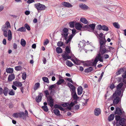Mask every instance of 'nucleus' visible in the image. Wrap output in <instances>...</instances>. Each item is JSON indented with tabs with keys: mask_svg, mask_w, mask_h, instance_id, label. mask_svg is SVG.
Listing matches in <instances>:
<instances>
[{
	"mask_svg": "<svg viewBox=\"0 0 126 126\" xmlns=\"http://www.w3.org/2000/svg\"><path fill=\"white\" fill-rule=\"evenodd\" d=\"M82 29H83V30H87L89 31H90V29H89V25H86L85 26H83L82 27Z\"/></svg>",
	"mask_w": 126,
	"mask_h": 126,
	"instance_id": "36",
	"label": "nucleus"
},
{
	"mask_svg": "<svg viewBox=\"0 0 126 126\" xmlns=\"http://www.w3.org/2000/svg\"><path fill=\"white\" fill-rule=\"evenodd\" d=\"M62 4L64 7L67 8L72 7L73 5L67 2H63L62 3Z\"/></svg>",
	"mask_w": 126,
	"mask_h": 126,
	"instance_id": "9",
	"label": "nucleus"
},
{
	"mask_svg": "<svg viewBox=\"0 0 126 126\" xmlns=\"http://www.w3.org/2000/svg\"><path fill=\"white\" fill-rule=\"evenodd\" d=\"M65 50L66 52V53H67V54H69L70 53V49L68 46H67L66 47L65 49Z\"/></svg>",
	"mask_w": 126,
	"mask_h": 126,
	"instance_id": "53",
	"label": "nucleus"
},
{
	"mask_svg": "<svg viewBox=\"0 0 126 126\" xmlns=\"http://www.w3.org/2000/svg\"><path fill=\"white\" fill-rule=\"evenodd\" d=\"M114 117V114H111L108 117V120L109 121L112 120Z\"/></svg>",
	"mask_w": 126,
	"mask_h": 126,
	"instance_id": "27",
	"label": "nucleus"
},
{
	"mask_svg": "<svg viewBox=\"0 0 126 126\" xmlns=\"http://www.w3.org/2000/svg\"><path fill=\"white\" fill-rule=\"evenodd\" d=\"M56 51L58 53H61L62 52V49L60 47H57L56 48Z\"/></svg>",
	"mask_w": 126,
	"mask_h": 126,
	"instance_id": "32",
	"label": "nucleus"
},
{
	"mask_svg": "<svg viewBox=\"0 0 126 126\" xmlns=\"http://www.w3.org/2000/svg\"><path fill=\"white\" fill-rule=\"evenodd\" d=\"M125 119L124 118H121L119 121L121 125H123L125 124Z\"/></svg>",
	"mask_w": 126,
	"mask_h": 126,
	"instance_id": "31",
	"label": "nucleus"
},
{
	"mask_svg": "<svg viewBox=\"0 0 126 126\" xmlns=\"http://www.w3.org/2000/svg\"><path fill=\"white\" fill-rule=\"evenodd\" d=\"M101 113V110L99 108H96L94 110V114L95 115L98 116Z\"/></svg>",
	"mask_w": 126,
	"mask_h": 126,
	"instance_id": "17",
	"label": "nucleus"
},
{
	"mask_svg": "<svg viewBox=\"0 0 126 126\" xmlns=\"http://www.w3.org/2000/svg\"><path fill=\"white\" fill-rule=\"evenodd\" d=\"M62 57L63 58V60H66L68 59H71V57L70 56H69L68 54H67L66 52H65V53L62 54Z\"/></svg>",
	"mask_w": 126,
	"mask_h": 126,
	"instance_id": "5",
	"label": "nucleus"
},
{
	"mask_svg": "<svg viewBox=\"0 0 126 126\" xmlns=\"http://www.w3.org/2000/svg\"><path fill=\"white\" fill-rule=\"evenodd\" d=\"M15 75L13 74H12L9 76L8 80L9 82L15 79Z\"/></svg>",
	"mask_w": 126,
	"mask_h": 126,
	"instance_id": "14",
	"label": "nucleus"
},
{
	"mask_svg": "<svg viewBox=\"0 0 126 126\" xmlns=\"http://www.w3.org/2000/svg\"><path fill=\"white\" fill-rule=\"evenodd\" d=\"M123 84L122 83H120L116 86V88L117 89H124L123 88H121L123 86Z\"/></svg>",
	"mask_w": 126,
	"mask_h": 126,
	"instance_id": "29",
	"label": "nucleus"
},
{
	"mask_svg": "<svg viewBox=\"0 0 126 126\" xmlns=\"http://www.w3.org/2000/svg\"><path fill=\"white\" fill-rule=\"evenodd\" d=\"M43 96V94L41 93H39L38 96L36 97L35 100L37 103H39L42 100V96Z\"/></svg>",
	"mask_w": 126,
	"mask_h": 126,
	"instance_id": "6",
	"label": "nucleus"
},
{
	"mask_svg": "<svg viewBox=\"0 0 126 126\" xmlns=\"http://www.w3.org/2000/svg\"><path fill=\"white\" fill-rule=\"evenodd\" d=\"M9 94L11 95H13L15 94V92L13 89L10 90L8 93Z\"/></svg>",
	"mask_w": 126,
	"mask_h": 126,
	"instance_id": "45",
	"label": "nucleus"
},
{
	"mask_svg": "<svg viewBox=\"0 0 126 126\" xmlns=\"http://www.w3.org/2000/svg\"><path fill=\"white\" fill-rule=\"evenodd\" d=\"M42 109L44 110L46 112H47L48 110V109L47 106H42Z\"/></svg>",
	"mask_w": 126,
	"mask_h": 126,
	"instance_id": "47",
	"label": "nucleus"
},
{
	"mask_svg": "<svg viewBox=\"0 0 126 126\" xmlns=\"http://www.w3.org/2000/svg\"><path fill=\"white\" fill-rule=\"evenodd\" d=\"M80 20V21L83 23L87 24L88 23V21L85 18H81Z\"/></svg>",
	"mask_w": 126,
	"mask_h": 126,
	"instance_id": "24",
	"label": "nucleus"
},
{
	"mask_svg": "<svg viewBox=\"0 0 126 126\" xmlns=\"http://www.w3.org/2000/svg\"><path fill=\"white\" fill-rule=\"evenodd\" d=\"M60 105L57 104H55L54 106V107L55 109H59V108Z\"/></svg>",
	"mask_w": 126,
	"mask_h": 126,
	"instance_id": "62",
	"label": "nucleus"
},
{
	"mask_svg": "<svg viewBox=\"0 0 126 126\" xmlns=\"http://www.w3.org/2000/svg\"><path fill=\"white\" fill-rule=\"evenodd\" d=\"M45 96L46 97L47 96L49 95V93L48 90H46L44 91Z\"/></svg>",
	"mask_w": 126,
	"mask_h": 126,
	"instance_id": "56",
	"label": "nucleus"
},
{
	"mask_svg": "<svg viewBox=\"0 0 126 126\" xmlns=\"http://www.w3.org/2000/svg\"><path fill=\"white\" fill-rule=\"evenodd\" d=\"M69 24L70 25V27L71 28H73L74 27V22L73 21H71L69 22Z\"/></svg>",
	"mask_w": 126,
	"mask_h": 126,
	"instance_id": "49",
	"label": "nucleus"
},
{
	"mask_svg": "<svg viewBox=\"0 0 126 126\" xmlns=\"http://www.w3.org/2000/svg\"><path fill=\"white\" fill-rule=\"evenodd\" d=\"M13 68H9L6 69V72L9 73H11L13 72Z\"/></svg>",
	"mask_w": 126,
	"mask_h": 126,
	"instance_id": "30",
	"label": "nucleus"
},
{
	"mask_svg": "<svg viewBox=\"0 0 126 126\" xmlns=\"http://www.w3.org/2000/svg\"><path fill=\"white\" fill-rule=\"evenodd\" d=\"M79 7L81 9L84 10H87L88 8V7L85 4L81 3L79 5Z\"/></svg>",
	"mask_w": 126,
	"mask_h": 126,
	"instance_id": "16",
	"label": "nucleus"
},
{
	"mask_svg": "<svg viewBox=\"0 0 126 126\" xmlns=\"http://www.w3.org/2000/svg\"><path fill=\"white\" fill-rule=\"evenodd\" d=\"M103 34L102 32L100 33V34H99V40L100 39H103L104 37H103Z\"/></svg>",
	"mask_w": 126,
	"mask_h": 126,
	"instance_id": "58",
	"label": "nucleus"
},
{
	"mask_svg": "<svg viewBox=\"0 0 126 126\" xmlns=\"http://www.w3.org/2000/svg\"><path fill=\"white\" fill-rule=\"evenodd\" d=\"M63 43L61 41H59L57 43V45L58 47H61L63 46Z\"/></svg>",
	"mask_w": 126,
	"mask_h": 126,
	"instance_id": "50",
	"label": "nucleus"
},
{
	"mask_svg": "<svg viewBox=\"0 0 126 126\" xmlns=\"http://www.w3.org/2000/svg\"><path fill=\"white\" fill-rule=\"evenodd\" d=\"M72 38L69 36L68 39L66 40L65 43L66 44H67L69 42H70H70L71 41L72 39Z\"/></svg>",
	"mask_w": 126,
	"mask_h": 126,
	"instance_id": "48",
	"label": "nucleus"
},
{
	"mask_svg": "<svg viewBox=\"0 0 126 126\" xmlns=\"http://www.w3.org/2000/svg\"><path fill=\"white\" fill-rule=\"evenodd\" d=\"M125 74L124 75H123L122 76V77L124 79L126 78V71H125L124 73V74Z\"/></svg>",
	"mask_w": 126,
	"mask_h": 126,
	"instance_id": "64",
	"label": "nucleus"
},
{
	"mask_svg": "<svg viewBox=\"0 0 126 126\" xmlns=\"http://www.w3.org/2000/svg\"><path fill=\"white\" fill-rule=\"evenodd\" d=\"M47 99L48 105H49L51 108H52L54 106L53 99L52 98V97L50 96H49Z\"/></svg>",
	"mask_w": 126,
	"mask_h": 126,
	"instance_id": "3",
	"label": "nucleus"
},
{
	"mask_svg": "<svg viewBox=\"0 0 126 126\" xmlns=\"http://www.w3.org/2000/svg\"><path fill=\"white\" fill-rule=\"evenodd\" d=\"M124 71L123 68H121L116 72V74L117 75H120L121 73H123L124 72Z\"/></svg>",
	"mask_w": 126,
	"mask_h": 126,
	"instance_id": "37",
	"label": "nucleus"
},
{
	"mask_svg": "<svg viewBox=\"0 0 126 126\" xmlns=\"http://www.w3.org/2000/svg\"><path fill=\"white\" fill-rule=\"evenodd\" d=\"M21 44L23 47H25L26 44V42L23 39H22L21 41Z\"/></svg>",
	"mask_w": 126,
	"mask_h": 126,
	"instance_id": "39",
	"label": "nucleus"
},
{
	"mask_svg": "<svg viewBox=\"0 0 126 126\" xmlns=\"http://www.w3.org/2000/svg\"><path fill=\"white\" fill-rule=\"evenodd\" d=\"M42 79L44 82L49 83V82L48 78L45 77H43Z\"/></svg>",
	"mask_w": 126,
	"mask_h": 126,
	"instance_id": "46",
	"label": "nucleus"
},
{
	"mask_svg": "<svg viewBox=\"0 0 126 126\" xmlns=\"http://www.w3.org/2000/svg\"><path fill=\"white\" fill-rule=\"evenodd\" d=\"M113 25L115 28L117 29H119L120 27L119 25L117 22H115L113 24Z\"/></svg>",
	"mask_w": 126,
	"mask_h": 126,
	"instance_id": "42",
	"label": "nucleus"
},
{
	"mask_svg": "<svg viewBox=\"0 0 126 126\" xmlns=\"http://www.w3.org/2000/svg\"><path fill=\"white\" fill-rule=\"evenodd\" d=\"M76 59L75 63H74L75 64L77 65H79L80 64L81 62L83 63L84 62L83 61H80L78 59H77L76 58Z\"/></svg>",
	"mask_w": 126,
	"mask_h": 126,
	"instance_id": "35",
	"label": "nucleus"
},
{
	"mask_svg": "<svg viewBox=\"0 0 126 126\" xmlns=\"http://www.w3.org/2000/svg\"><path fill=\"white\" fill-rule=\"evenodd\" d=\"M76 29L78 30H80L82 28V26L79 23H76L75 24Z\"/></svg>",
	"mask_w": 126,
	"mask_h": 126,
	"instance_id": "20",
	"label": "nucleus"
},
{
	"mask_svg": "<svg viewBox=\"0 0 126 126\" xmlns=\"http://www.w3.org/2000/svg\"><path fill=\"white\" fill-rule=\"evenodd\" d=\"M17 31L20 32H25L26 31V29L25 27H22L18 29L17 30Z\"/></svg>",
	"mask_w": 126,
	"mask_h": 126,
	"instance_id": "28",
	"label": "nucleus"
},
{
	"mask_svg": "<svg viewBox=\"0 0 126 126\" xmlns=\"http://www.w3.org/2000/svg\"><path fill=\"white\" fill-rule=\"evenodd\" d=\"M115 118L116 121H119L121 118L120 116L119 115H115Z\"/></svg>",
	"mask_w": 126,
	"mask_h": 126,
	"instance_id": "57",
	"label": "nucleus"
},
{
	"mask_svg": "<svg viewBox=\"0 0 126 126\" xmlns=\"http://www.w3.org/2000/svg\"><path fill=\"white\" fill-rule=\"evenodd\" d=\"M113 98H114L113 100V103L115 105L118 104L120 98L119 96H115V97Z\"/></svg>",
	"mask_w": 126,
	"mask_h": 126,
	"instance_id": "13",
	"label": "nucleus"
},
{
	"mask_svg": "<svg viewBox=\"0 0 126 126\" xmlns=\"http://www.w3.org/2000/svg\"><path fill=\"white\" fill-rule=\"evenodd\" d=\"M53 112L54 114L57 116H59L61 115L60 111L57 109H55L53 110Z\"/></svg>",
	"mask_w": 126,
	"mask_h": 126,
	"instance_id": "22",
	"label": "nucleus"
},
{
	"mask_svg": "<svg viewBox=\"0 0 126 126\" xmlns=\"http://www.w3.org/2000/svg\"><path fill=\"white\" fill-rule=\"evenodd\" d=\"M102 30L106 31H108L109 30L108 28L105 25H103L102 26Z\"/></svg>",
	"mask_w": 126,
	"mask_h": 126,
	"instance_id": "38",
	"label": "nucleus"
},
{
	"mask_svg": "<svg viewBox=\"0 0 126 126\" xmlns=\"http://www.w3.org/2000/svg\"><path fill=\"white\" fill-rule=\"evenodd\" d=\"M19 112H17L14 113L12 115L13 117L15 118H17L19 117Z\"/></svg>",
	"mask_w": 126,
	"mask_h": 126,
	"instance_id": "44",
	"label": "nucleus"
},
{
	"mask_svg": "<svg viewBox=\"0 0 126 126\" xmlns=\"http://www.w3.org/2000/svg\"><path fill=\"white\" fill-rule=\"evenodd\" d=\"M98 61V60L96 57H95V58L94 61L93 63H91L92 64L90 63V64L89 65L88 64H87L86 63H85V65L87 66H94L95 67H96V64Z\"/></svg>",
	"mask_w": 126,
	"mask_h": 126,
	"instance_id": "7",
	"label": "nucleus"
},
{
	"mask_svg": "<svg viewBox=\"0 0 126 126\" xmlns=\"http://www.w3.org/2000/svg\"><path fill=\"white\" fill-rule=\"evenodd\" d=\"M68 29L67 28H64L63 30V33H68Z\"/></svg>",
	"mask_w": 126,
	"mask_h": 126,
	"instance_id": "55",
	"label": "nucleus"
},
{
	"mask_svg": "<svg viewBox=\"0 0 126 126\" xmlns=\"http://www.w3.org/2000/svg\"><path fill=\"white\" fill-rule=\"evenodd\" d=\"M13 84L15 86L17 87H21L22 86V85L21 82L17 81L13 82Z\"/></svg>",
	"mask_w": 126,
	"mask_h": 126,
	"instance_id": "11",
	"label": "nucleus"
},
{
	"mask_svg": "<svg viewBox=\"0 0 126 126\" xmlns=\"http://www.w3.org/2000/svg\"><path fill=\"white\" fill-rule=\"evenodd\" d=\"M79 108V106L78 105H76L75 106V110H78Z\"/></svg>",
	"mask_w": 126,
	"mask_h": 126,
	"instance_id": "61",
	"label": "nucleus"
},
{
	"mask_svg": "<svg viewBox=\"0 0 126 126\" xmlns=\"http://www.w3.org/2000/svg\"><path fill=\"white\" fill-rule=\"evenodd\" d=\"M93 70V67H90L84 70V71L86 73H89L91 72Z\"/></svg>",
	"mask_w": 126,
	"mask_h": 126,
	"instance_id": "21",
	"label": "nucleus"
},
{
	"mask_svg": "<svg viewBox=\"0 0 126 126\" xmlns=\"http://www.w3.org/2000/svg\"><path fill=\"white\" fill-rule=\"evenodd\" d=\"M107 41L105 39L104 36L103 39L99 40V43L100 45V51L101 52V55H102L105 53H107L108 52L110 51V48L113 49L114 48L110 46H109V50H107L106 48L105 44Z\"/></svg>",
	"mask_w": 126,
	"mask_h": 126,
	"instance_id": "1",
	"label": "nucleus"
},
{
	"mask_svg": "<svg viewBox=\"0 0 126 126\" xmlns=\"http://www.w3.org/2000/svg\"><path fill=\"white\" fill-rule=\"evenodd\" d=\"M83 90V88L81 86H80L78 87L77 91L78 95H80L82 94Z\"/></svg>",
	"mask_w": 126,
	"mask_h": 126,
	"instance_id": "19",
	"label": "nucleus"
},
{
	"mask_svg": "<svg viewBox=\"0 0 126 126\" xmlns=\"http://www.w3.org/2000/svg\"><path fill=\"white\" fill-rule=\"evenodd\" d=\"M35 7L37 9L38 11H42L45 9L46 6L43 5L40 3L35 4L34 5Z\"/></svg>",
	"mask_w": 126,
	"mask_h": 126,
	"instance_id": "2",
	"label": "nucleus"
},
{
	"mask_svg": "<svg viewBox=\"0 0 126 126\" xmlns=\"http://www.w3.org/2000/svg\"><path fill=\"white\" fill-rule=\"evenodd\" d=\"M72 34L70 35H69V36H70L72 38H73V36L75 35L76 33V30L75 29H74L72 30Z\"/></svg>",
	"mask_w": 126,
	"mask_h": 126,
	"instance_id": "33",
	"label": "nucleus"
},
{
	"mask_svg": "<svg viewBox=\"0 0 126 126\" xmlns=\"http://www.w3.org/2000/svg\"><path fill=\"white\" fill-rule=\"evenodd\" d=\"M71 95L74 100H78L79 98L76 94L75 90L74 92L72 91Z\"/></svg>",
	"mask_w": 126,
	"mask_h": 126,
	"instance_id": "8",
	"label": "nucleus"
},
{
	"mask_svg": "<svg viewBox=\"0 0 126 126\" xmlns=\"http://www.w3.org/2000/svg\"><path fill=\"white\" fill-rule=\"evenodd\" d=\"M66 64L69 67H71L74 65V64L70 61L67 60L66 62Z\"/></svg>",
	"mask_w": 126,
	"mask_h": 126,
	"instance_id": "25",
	"label": "nucleus"
},
{
	"mask_svg": "<svg viewBox=\"0 0 126 126\" xmlns=\"http://www.w3.org/2000/svg\"><path fill=\"white\" fill-rule=\"evenodd\" d=\"M19 117L22 118L24 119H26L25 114L24 112H19Z\"/></svg>",
	"mask_w": 126,
	"mask_h": 126,
	"instance_id": "23",
	"label": "nucleus"
},
{
	"mask_svg": "<svg viewBox=\"0 0 126 126\" xmlns=\"http://www.w3.org/2000/svg\"><path fill=\"white\" fill-rule=\"evenodd\" d=\"M1 29L3 32L7 31L8 30V28L6 27V25H4L3 26Z\"/></svg>",
	"mask_w": 126,
	"mask_h": 126,
	"instance_id": "40",
	"label": "nucleus"
},
{
	"mask_svg": "<svg viewBox=\"0 0 126 126\" xmlns=\"http://www.w3.org/2000/svg\"><path fill=\"white\" fill-rule=\"evenodd\" d=\"M97 29L99 30H102V26L101 25H98L97 26Z\"/></svg>",
	"mask_w": 126,
	"mask_h": 126,
	"instance_id": "59",
	"label": "nucleus"
},
{
	"mask_svg": "<svg viewBox=\"0 0 126 126\" xmlns=\"http://www.w3.org/2000/svg\"><path fill=\"white\" fill-rule=\"evenodd\" d=\"M24 26L29 31L30 30V27L28 24H25L24 25Z\"/></svg>",
	"mask_w": 126,
	"mask_h": 126,
	"instance_id": "52",
	"label": "nucleus"
},
{
	"mask_svg": "<svg viewBox=\"0 0 126 126\" xmlns=\"http://www.w3.org/2000/svg\"><path fill=\"white\" fill-rule=\"evenodd\" d=\"M64 82V80L63 79H59L58 81L57 82V84L58 85H60L61 84L63 83Z\"/></svg>",
	"mask_w": 126,
	"mask_h": 126,
	"instance_id": "43",
	"label": "nucleus"
},
{
	"mask_svg": "<svg viewBox=\"0 0 126 126\" xmlns=\"http://www.w3.org/2000/svg\"><path fill=\"white\" fill-rule=\"evenodd\" d=\"M22 67L20 65L18 66L15 67V69L16 71H20Z\"/></svg>",
	"mask_w": 126,
	"mask_h": 126,
	"instance_id": "51",
	"label": "nucleus"
},
{
	"mask_svg": "<svg viewBox=\"0 0 126 126\" xmlns=\"http://www.w3.org/2000/svg\"><path fill=\"white\" fill-rule=\"evenodd\" d=\"M96 57L98 61H99L101 62H103V57L102 56H101L100 53H99L98 54L97 56Z\"/></svg>",
	"mask_w": 126,
	"mask_h": 126,
	"instance_id": "15",
	"label": "nucleus"
},
{
	"mask_svg": "<svg viewBox=\"0 0 126 126\" xmlns=\"http://www.w3.org/2000/svg\"><path fill=\"white\" fill-rule=\"evenodd\" d=\"M40 86V84L39 83H36L34 86L33 89L34 91H36L38 88Z\"/></svg>",
	"mask_w": 126,
	"mask_h": 126,
	"instance_id": "26",
	"label": "nucleus"
},
{
	"mask_svg": "<svg viewBox=\"0 0 126 126\" xmlns=\"http://www.w3.org/2000/svg\"><path fill=\"white\" fill-rule=\"evenodd\" d=\"M49 41L47 39L45 41V42L44 43V46L46 45L49 43Z\"/></svg>",
	"mask_w": 126,
	"mask_h": 126,
	"instance_id": "60",
	"label": "nucleus"
},
{
	"mask_svg": "<svg viewBox=\"0 0 126 126\" xmlns=\"http://www.w3.org/2000/svg\"><path fill=\"white\" fill-rule=\"evenodd\" d=\"M5 24L6 27H7V28H8L9 27H10V25L9 22L7 21L5 23Z\"/></svg>",
	"mask_w": 126,
	"mask_h": 126,
	"instance_id": "63",
	"label": "nucleus"
},
{
	"mask_svg": "<svg viewBox=\"0 0 126 126\" xmlns=\"http://www.w3.org/2000/svg\"><path fill=\"white\" fill-rule=\"evenodd\" d=\"M115 114L121 115L122 114V112L121 109L119 107L116 108Z\"/></svg>",
	"mask_w": 126,
	"mask_h": 126,
	"instance_id": "12",
	"label": "nucleus"
},
{
	"mask_svg": "<svg viewBox=\"0 0 126 126\" xmlns=\"http://www.w3.org/2000/svg\"><path fill=\"white\" fill-rule=\"evenodd\" d=\"M67 86L69 87L72 91L74 92V90H75V86L70 83H67Z\"/></svg>",
	"mask_w": 126,
	"mask_h": 126,
	"instance_id": "18",
	"label": "nucleus"
},
{
	"mask_svg": "<svg viewBox=\"0 0 126 126\" xmlns=\"http://www.w3.org/2000/svg\"><path fill=\"white\" fill-rule=\"evenodd\" d=\"M22 77L23 79L25 80L26 77V74L25 72H24L23 74L22 75Z\"/></svg>",
	"mask_w": 126,
	"mask_h": 126,
	"instance_id": "54",
	"label": "nucleus"
},
{
	"mask_svg": "<svg viewBox=\"0 0 126 126\" xmlns=\"http://www.w3.org/2000/svg\"><path fill=\"white\" fill-rule=\"evenodd\" d=\"M9 91L10 90L7 87H4L3 89V93L4 94V95L7 96Z\"/></svg>",
	"mask_w": 126,
	"mask_h": 126,
	"instance_id": "10",
	"label": "nucleus"
},
{
	"mask_svg": "<svg viewBox=\"0 0 126 126\" xmlns=\"http://www.w3.org/2000/svg\"><path fill=\"white\" fill-rule=\"evenodd\" d=\"M56 85L55 84H53L50 85L49 86L48 88V89L49 90H51L53 89H54Z\"/></svg>",
	"mask_w": 126,
	"mask_h": 126,
	"instance_id": "41",
	"label": "nucleus"
},
{
	"mask_svg": "<svg viewBox=\"0 0 126 126\" xmlns=\"http://www.w3.org/2000/svg\"><path fill=\"white\" fill-rule=\"evenodd\" d=\"M89 29H90V28L92 30H94L95 29V24H92L89 25Z\"/></svg>",
	"mask_w": 126,
	"mask_h": 126,
	"instance_id": "34",
	"label": "nucleus"
},
{
	"mask_svg": "<svg viewBox=\"0 0 126 126\" xmlns=\"http://www.w3.org/2000/svg\"><path fill=\"white\" fill-rule=\"evenodd\" d=\"M124 89H117L116 91L114 93L113 95V98L115 97V96H120L122 97L123 94H121V90H124Z\"/></svg>",
	"mask_w": 126,
	"mask_h": 126,
	"instance_id": "4",
	"label": "nucleus"
}]
</instances>
